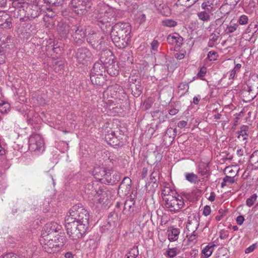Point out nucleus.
Returning a JSON list of instances; mask_svg holds the SVG:
<instances>
[{
	"mask_svg": "<svg viewBox=\"0 0 258 258\" xmlns=\"http://www.w3.org/2000/svg\"><path fill=\"white\" fill-rule=\"evenodd\" d=\"M28 143L29 150L36 155H40L44 151V142L40 135L32 134L29 138Z\"/></svg>",
	"mask_w": 258,
	"mask_h": 258,
	"instance_id": "6",
	"label": "nucleus"
},
{
	"mask_svg": "<svg viewBox=\"0 0 258 258\" xmlns=\"http://www.w3.org/2000/svg\"><path fill=\"white\" fill-rule=\"evenodd\" d=\"M218 56L217 52L215 51H209L207 56L208 59L211 61L217 60Z\"/></svg>",
	"mask_w": 258,
	"mask_h": 258,
	"instance_id": "48",
	"label": "nucleus"
},
{
	"mask_svg": "<svg viewBox=\"0 0 258 258\" xmlns=\"http://www.w3.org/2000/svg\"><path fill=\"white\" fill-rule=\"evenodd\" d=\"M87 41L93 48H97L98 46L101 45L103 37L100 33L93 32L87 35Z\"/></svg>",
	"mask_w": 258,
	"mask_h": 258,
	"instance_id": "15",
	"label": "nucleus"
},
{
	"mask_svg": "<svg viewBox=\"0 0 258 258\" xmlns=\"http://www.w3.org/2000/svg\"><path fill=\"white\" fill-rule=\"evenodd\" d=\"M225 171L227 172V173L228 174H229L230 175V176H235L237 174V172L236 173L235 172V171L233 169H232V167H230V166H228L226 168H225Z\"/></svg>",
	"mask_w": 258,
	"mask_h": 258,
	"instance_id": "55",
	"label": "nucleus"
},
{
	"mask_svg": "<svg viewBox=\"0 0 258 258\" xmlns=\"http://www.w3.org/2000/svg\"><path fill=\"white\" fill-rule=\"evenodd\" d=\"M238 27V25L237 24H230L226 28L227 32L228 33H232L237 29Z\"/></svg>",
	"mask_w": 258,
	"mask_h": 258,
	"instance_id": "49",
	"label": "nucleus"
},
{
	"mask_svg": "<svg viewBox=\"0 0 258 258\" xmlns=\"http://www.w3.org/2000/svg\"><path fill=\"white\" fill-rule=\"evenodd\" d=\"M216 245L213 243H210L206 245L202 251V258H208L210 257L215 248Z\"/></svg>",
	"mask_w": 258,
	"mask_h": 258,
	"instance_id": "26",
	"label": "nucleus"
},
{
	"mask_svg": "<svg viewBox=\"0 0 258 258\" xmlns=\"http://www.w3.org/2000/svg\"><path fill=\"white\" fill-rule=\"evenodd\" d=\"M66 239L62 236L58 237L41 236L40 242L43 249L47 253H53L58 251L63 245Z\"/></svg>",
	"mask_w": 258,
	"mask_h": 258,
	"instance_id": "5",
	"label": "nucleus"
},
{
	"mask_svg": "<svg viewBox=\"0 0 258 258\" xmlns=\"http://www.w3.org/2000/svg\"><path fill=\"white\" fill-rule=\"evenodd\" d=\"M121 90L122 88L117 84L110 86L107 89L108 91H112V90H114V92H117V91H121Z\"/></svg>",
	"mask_w": 258,
	"mask_h": 258,
	"instance_id": "52",
	"label": "nucleus"
},
{
	"mask_svg": "<svg viewBox=\"0 0 258 258\" xmlns=\"http://www.w3.org/2000/svg\"><path fill=\"white\" fill-rule=\"evenodd\" d=\"M139 255L138 246H134L126 254V258H137Z\"/></svg>",
	"mask_w": 258,
	"mask_h": 258,
	"instance_id": "38",
	"label": "nucleus"
},
{
	"mask_svg": "<svg viewBox=\"0 0 258 258\" xmlns=\"http://www.w3.org/2000/svg\"><path fill=\"white\" fill-rule=\"evenodd\" d=\"M100 186L98 184H94V183H89L87 184L85 187V192L88 196V198L92 201H93L95 197L98 196L97 194L98 191L100 189Z\"/></svg>",
	"mask_w": 258,
	"mask_h": 258,
	"instance_id": "16",
	"label": "nucleus"
},
{
	"mask_svg": "<svg viewBox=\"0 0 258 258\" xmlns=\"http://www.w3.org/2000/svg\"><path fill=\"white\" fill-rule=\"evenodd\" d=\"M248 127L247 126H243L240 130L238 131V138L243 141L246 140L248 137Z\"/></svg>",
	"mask_w": 258,
	"mask_h": 258,
	"instance_id": "34",
	"label": "nucleus"
},
{
	"mask_svg": "<svg viewBox=\"0 0 258 258\" xmlns=\"http://www.w3.org/2000/svg\"><path fill=\"white\" fill-rule=\"evenodd\" d=\"M12 6L15 8L13 11L14 17L16 18L17 23L25 21L26 19H34L38 17L41 13L39 7L35 4H28L24 0H14Z\"/></svg>",
	"mask_w": 258,
	"mask_h": 258,
	"instance_id": "2",
	"label": "nucleus"
},
{
	"mask_svg": "<svg viewBox=\"0 0 258 258\" xmlns=\"http://www.w3.org/2000/svg\"><path fill=\"white\" fill-rule=\"evenodd\" d=\"M256 195L255 194H253L246 200V205L249 207H251L254 204V202L256 201Z\"/></svg>",
	"mask_w": 258,
	"mask_h": 258,
	"instance_id": "45",
	"label": "nucleus"
},
{
	"mask_svg": "<svg viewBox=\"0 0 258 258\" xmlns=\"http://www.w3.org/2000/svg\"><path fill=\"white\" fill-rule=\"evenodd\" d=\"M248 17L245 15L241 16L238 20L239 24L241 25H245L248 23Z\"/></svg>",
	"mask_w": 258,
	"mask_h": 258,
	"instance_id": "51",
	"label": "nucleus"
},
{
	"mask_svg": "<svg viewBox=\"0 0 258 258\" xmlns=\"http://www.w3.org/2000/svg\"><path fill=\"white\" fill-rule=\"evenodd\" d=\"M207 69L206 67L203 66L202 67H201L200 68L199 72L197 73V78H199L201 80H204V79H203V77H204L206 75L207 73ZM196 77H195L193 78V79L195 80L196 79Z\"/></svg>",
	"mask_w": 258,
	"mask_h": 258,
	"instance_id": "43",
	"label": "nucleus"
},
{
	"mask_svg": "<svg viewBox=\"0 0 258 258\" xmlns=\"http://www.w3.org/2000/svg\"><path fill=\"white\" fill-rule=\"evenodd\" d=\"M115 11L113 8L104 4H100L95 10L93 17L97 25L104 32L111 26V23L115 20Z\"/></svg>",
	"mask_w": 258,
	"mask_h": 258,
	"instance_id": "3",
	"label": "nucleus"
},
{
	"mask_svg": "<svg viewBox=\"0 0 258 258\" xmlns=\"http://www.w3.org/2000/svg\"><path fill=\"white\" fill-rule=\"evenodd\" d=\"M249 162L255 168H258V150L254 151L251 154L250 157Z\"/></svg>",
	"mask_w": 258,
	"mask_h": 258,
	"instance_id": "36",
	"label": "nucleus"
},
{
	"mask_svg": "<svg viewBox=\"0 0 258 258\" xmlns=\"http://www.w3.org/2000/svg\"><path fill=\"white\" fill-rule=\"evenodd\" d=\"M177 249L176 247L168 248L166 251V253L169 257H174L177 254Z\"/></svg>",
	"mask_w": 258,
	"mask_h": 258,
	"instance_id": "47",
	"label": "nucleus"
},
{
	"mask_svg": "<svg viewBox=\"0 0 258 258\" xmlns=\"http://www.w3.org/2000/svg\"><path fill=\"white\" fill-rule=\"evenodd\" d=\"M98 194L97 195L98 196L95 197L93 201L95 203H99L105 205L108 204L112 196L111 192L109 190L100 188L98 191Z\"/></svg>",
	"mask_w": 258,
	"mask_h": 258,
	"instance_id": "12",
	"label": "nucleus"
},
{
	"mask_svg": "<svg viewBox=\"0 0 258 258\" xmlns=\"http://www.w3.org/2000/svg\"><path fill=\"white\" fill-rule=\"evenodd\" d=\"M161 24L164 27L171 28L176 26L177 22L171 19H165L162 21Z\"/></svg>",
	"mask_w": 258,
	"mask_h": 258,
	"instance_id": "37",
	"label": "nucleus"
},
{
	"mask_svg": "<svg viewBox=\"0 0 258 258\" xmlns=\"http://www.w3.org/2000/svg\"><path fill=\"white\" fill-rule=\"evenodd\" d=\"M167 41L169 44L174 45L175 48H177L182 44L183 38L179 36L178 34L174 33L169 35L167 36Z\"/></svg>",
	"mask_w": 258,
	"mask_h": 258,
	"instance_id": "18",
	"label": "nucleus"
},
{
	"mask_svg": "<svg viewBox=\"0 0 258 258\" xmlns=\"http://www.w3.org/2000/svg\"><path fill=\"white\" fill-rule=\"evenodd\" d=\"M166 198L164 201V205L165 209L171 213H176L180 210L184 205L183 198L177 195L172 197Z\"/></svg>",
	"mask_w": 258,
	"mask_h": 258,
	"instance_id": "7",
	"label": "nucleus"
},
{
	"mask_svg": "<svg viewBox=\"0 0 258 258\" xmlns=\"http://www.w3.org/2000/svg\"><path fill=\"white\" fill-rule=\"evenodd\" d=\"M195 223L196 225V230H195L190 235L187 236V245L190 246H192L195 244L197 242V238H198V233L196 232V230L198 228L199 224L196 220H195Z\"/></svg>",
	"mask_w": 258,
	"mask_h": 258,
	"instance_id": "28",
	"label": "nucleus"
},
{
	"mask_svg": "<svg viewBox=\"0 0 258 258\" xmlns=\"http://www.w3.org/2000/svg\"><path fill=\"white\" fill-rule=\"evenodd\" d=\"M71 31H72V36L76 42L81 43L86 35L84 28L80 25H73L71 26Z\"/></svg>",
	"mask_w": 258,
	"mask_h": 258,
	"instance_id": "13",
	"label": "nucleus"
},
{
	"mask_svg": "<svg viewBox=\"0 0 258 258\" xmlns=\"http://www.w3.org/2000/svg\"><path fill=\"white\" fill-rule=\"evenodd\" d=\"M75 57L78 63L87 64L92 59V54L88 48L81 47L77 49Z\"/></svg>",
	"mask_w": 258,
	"mask_h": 258,
	"instance_id": "10",
	"label": "nucleus"
},
{
	"mask_svg": "<svg viewBox=\"0 0 258 258\" xmlns=\"http://www.w3.org/2000/svg\"><path fill=\"white\" fill-rule=\"evenodd\" d=\"M185 178L186 180L193 184L198 183L202 181L201 179L199 178L198 175L193 172L186 173Z\"/></svg>",
	"mask_w": 258,
	"mask_h": 258,
	"instance_id": "29",
	"label": "nucleus"
},
{
	"mask_svg": "<svg viewBox=\"0 0 258 258\" xmlns=\"http://www.w3.org/2000/svg\"><path fill=\"white\" fill-rule=\"evenodd\" d=\"M219 38V33H213L211 35V38L210 40L211 41L217 42V40Z\"/></svg>",
	"mask_w": 258,
	"mask_h": 258,
	"instance_id": "56",
	"label": "nucleus"
},
{
	"mask_svg": "<svg viewBox=\"0 0 258 258\" xmlns=\"http://www.w3.org/2000/svg\"><path fill=\"white\" fill-rule=\"evenodd\" d=\"M185 53L186 52L185 51L176 52L175 53L174 56L176 59L180 60L184 57Z\"/></svg>",
	"mask_w": 258,
	"mask_h": 258,
	"instance_id": "58",
	"label": "nucleus"
},
{
	"mask_svg": "<svg viewBox=\"0 0 258 258\" xmlns=\"http://www.w3.org/2000/svg\"><path fill=\"white\" fill-rule=\"evenodd\" d=\"M168 238L170 241H176L179 237L180 229L177 228L171 227L167 230Z\"/></svg>",
	"mask_w": 258,
	"mask_h": 258,
	"instance_id": "22",
	"label": "nucleus"
},
{
	"mask_svg": "<svg viewBox=\"0 0 258 258\" xmlns=\"http://www.w3.org/2000/svg\"><path fill=\"white\" fill-rule=\"evenodd\" d=\"M211 212V208L209 206H206L204 207L203 212L204 215L205 216H208L210 214Z\"/></svg>",
	"mask_w": 258,
	"mask_h": 258,
	"instance_id": "57",
	"label": "nucleus"
},
{
	"mask_svg": "<svg viewBox=\"0 0 258 258\" xmlns=\"http://www.w3.org/2000/svg\"><path fill=\"white\" fill-rule=\"evenodd\" d=\"M134 205V203L132 200H126L124 203V209L123 213L126 215L130 214L131 211L133 210V206Z\"/></svg>",
	"mask_w": 258,
	"mask_h": 258,
	"instance_id": "32",
	"label": "nucleus"
},
{
	"mask_svg": "<svg viewBox=\"0 0 258 258\" xmlns=\"http://www.w3.org/2000/svg\"><path fill=\"white\" fill-rule=\"evenodd\" d=\"M149 214L143 212L140 214L137 219V222L141 227H144L145 224L148 221Z\"/></svg>",
	"mask_w": 258,
	"mask_h": 258,
	"instance_id": "31",
	"label": "nucleus"
},
{
	"mask_svg": "<svg viewBox=\"0 0 258 258\" xmlns=\"http://www.w3.org/2000/svg\"><path fill=\"white\" fill-rule=\"evenodd\" d=\"M151 3L154 5L157 10L164 16H169L171 13L169 7L163 3V0H151Z\"/></svg>",
	"mask_w": 258,
	"mask_h": 258,
	"instance_id": "14",
	"label": "nucleus"
},
{
	"mask_svg": "<svg viewBox=\"0 0 258 258\" xmlns=\"http://www.w3.org/2000/svg\"><path fill=\"white\" fill-rule=\"evenodd\" d=\"M151 45V47H152V49L153 50H157V48H158V45H159V43H158L157 40H154L152 42Z\"/></svg>",
	"mask_w": 258,
	"mask_h": 258,
	"instance_id": "62",
	"label": "nucleus"
},
{
	"mask_svg": "<svg viewBox=\"0 0 258 258\" xmlns=\"http://www.w3.org/2000/svg\"><path fill=\"white\" fill-rule=\"evenodd\" d=\"M104 172V168L95 167L93 171V175L96 179L101 180V177H103V173Z\"/></svg>",
	"mask_w": 258,
	"mask_h": 258,
	"instance_id": "35",
	"label": "nucleus"
},
{
	"mask_svg": "<svg viewBox=\"0 0 258 258\" xmlns=\"http://www.w3.org/2000/svg\"><path fill=\"white\" fill-rule=\"evenodd\" d=\"M107 71L111 76H116L118 74V66L115 63L109 64Z\"/></svg>",
	"mask_w": 258,
	"mask_h": 258,
	"instance_id": "33",
	"label": "nucleus"
},
{
	"mask_svg": "<svg viewBox=\"0 0 258 258\" xmlns=\"http://www.w3.org/2000/svg\"><path fill=\"white\" fill-rule=\"evenodd\" d=\"M241 67V64L240 63H237L235 65V67L233 70L230 72V74L229 75L230 79H233L235 75L238 73L240 71V69Z\"/></svg>",
	"mask_w": 258,
	"mask_h": 258,
	"instance_id": "41",
	"label": "nucleus"
},
{
	"mask_svg": "<svg viewBox=\"0 0 258 258\" xmlns=\"http://www.w3.org/2000/svg\"><path fill=\"white\" fill-rule=\"evenodd\" d=\"M177 89L179 91H184V92H183L181 93V95L184 94L185 93L187 92L188 91V89H189L188 84L186 82H181L178 85V86L177 87Z\"/></svg>",
	"mask_w": 258,
	"mask_h": 258,
	"instance_id": "39",
	"label": "nucleus"
},
{
	"mask_svg": "<svg viewBox=\"0 0 258 258\" xmlns=\"http://www.w3.org/2000/svg\"><path fill=\"white\" fill-rule=\"evenodd\" d=\"M179 111V109L174 107L171 106L170 108L168 109L169 113L171 115H174L176 114Z\"/></svg>",
	"mask_w": 258,
	"mask_h": 258,
	"instance_id": "59",
	"label": "nucleus"
},
{
	"mask_svg": "<svg viewBox=\"0 0 258 258\" xmlns=\"http://www.w3.org/2000/svg\"><path fill=\"white\" fill-rule=\"evenodd\" d=\"M61 228V225L56 222H52L45 224L42 231L41 236L54 237L55 233L58 232Z\"/></svg>",
	"mask_w": 258,
	"mask_h": 258,
	"instance_id": "11",
	"label": "nucleus"
},
{
	"mask_svg": "<svg viewBox=\"0 0 258 258\" xmlns=\"http://www.w3.org/2000/svg\"><path fill=\"white\" fill-rule=\"evenodd\" d=\"M2 258H20L19 256L14 253H8L5 254Z\"/></svg>",
	"mask_w": 258,
	"mask_h": 258,
	"instance_id": "60",
	"label": "nucleus"
},
{
	"mask_svg": "<svg viewBox=\"0 0 258 258\" xmlns=\"http://www.w3.org/2000/svg\"><path fill=\"white\" fill-rule=\"evenodd\" d=\"M10 105L8 103L3 102L0 104V111L3 113H7L10 110Z\"/></svg>",
	"mask_w": 258,
	"mask_h": 258,
	"instance_id": "46",
	"label": "nucleus"
},
{
	"mask_svg": "<svg viewBox=\"0 0 258 258\" xmlns=\"http://www.w3.org/2000/svg\"><path fill=\"white\" fill-rule=\"evenodd\" d=\"M5 50L3 47H0V64L5 62Z\"/></svg>",
	"mask_w": 258,
	"mask_h": 258,
	"instance_id": "53",
	"label": "nucleus"
},
{
	"mask_svg": "<svg viewBox=\"0 0 258 258\" xmlns=\"http://www.w3.org/2000/svg\"><path fill=\"white\" fill-rule=\"evenodd\" d=\"M142 87L140 84H138L135 85L134 89H133L132 92L133 95L136 97H139L142 93Z\"/></svg>",
	"mask_w": 258,
	"mask_h": 258,
	"instance_id": "40",
	"label": "nucleus"
},
{
	"mask_svg": "<svg viewBox=\"0 0 258 258\" xmlns=\"http://www.w3.org/2000/svg\"><path fill=\"white\" fill-rule=\"evenodd\" d=\"M131 185V179L128 177H124L123 180L120 183L118 187V190L119 192L121 191L125 195L129 194L130 191Z\"/></svg>",
	"mask_w": 258,
	"mask_h": 258,
	"instance_id": "20",
	"label": "nucleus"
},
{
	"mask_svg": "<svg viewBox=\"0 0 258 258\" xmlns=\"http://www.w3.org/2000/svg\"><path fill=\"white\" fill-rule=\"evenodd\" d=\"M229 235V232L227 230H222L220 232L219 237L221 239H225L228 237Z\"/></svg>",
	"mask_w": 258,
	"mask_h": 258,
	"instance_id": "54",
	"label": "nucleus"
},
{
	"mask_svg": "<svg viewBox=\"0 0 258 258\" xmlns=\"http://www.w3.org/2000/svg\"><path fill=\"white\" fill-rule=\"evenodd\" d=\"M106 68L105 66L99 62H96L91 70V74H95L98 75H103Z\"/></svg>",
	"mask_w": 258,
	"mask_h": 258,
	"instance_id": "23",
	"label": "nucleus"
},
{
	"mask_svg": "<svg viewBox=\"0 0 258 258\" xmlns=\"http://www.w3.org/2000/svg\"><path fill=\"white\" fill-rule=\"evenodd\" d=\"M88 212L79 205H75L67 214L65 220V227L67 234L73 240L78 239L84 236L89 227Z\"/></svg>",
	"mask_w": 258,
	"mask_h": 258,
	"instance_id": "1",
	"label": "nucleus"
},
{
	"mask_svg": "<svg viewBox=\"0 0 258 258\" xmlns=\"http://www.w3.org/2000/svg\"><path fill=\"white\" fill-rule=\"evenodd\" d=\"M197 173L202 177L201 179L202 181L208 178L210 174L209 163L201 162L198 166Z\"/></svg>",
	"mask_w": 258,
	"mask_h": 258,
	"instance_id": "17",
	"label": "nucleus"
},
{
	"mask_svg": "<svg viewBox=\"0 0 258 258\" xmlns=\"http://www.w3.org/2000/svg\"><path fill=\"white\" fill-rule=\"evenodd\" d=\"M198 0H178L180 5L189 7L195 4Z\"/></svg>",
	"mask_w": 258,
	"mask_h": 258,
	"instance_id": "42",
	"label": "nucleus"
},
{
	"mask_svg": "<svg viewBox=\"0 0 258 258\" xmlns=\"http://www.w3.org/2000/svg\"><path fill=\"white\" fill-rule=\"evenodd\" d=\"M187 124V122L184 120H181L177 123V126L180 128L185 127Z\"/></svg>",
	"mask_w": 258,
	"mask_h": 258,
	"instance_id": "61",
	"label": "nucleus"
},
{
	"mask_svg": "<svg viewBox=\"0 0 258 258\" xmlns=\"http://www.w3.org/2000/svg\"><path fill=\"white\" fill-rule=\"evenodd\" d=\"M111 174V170L104 168V172L103 173V177L109 183H112L116 181H118L119 179V176L117 173H115L113 175V177L115 178L114 180H112L110 178Z\"/></svg>",
	"mask_w": 258,
	"mask_h": 258,
	"instance_id": "27",
	"label": "nucleus"
},
{
	"mask_svg": "<svg viewBox=\"0 0 258 258\" xmlns=\"http://www.w3.org/2000/svg\"><path fill=\"white\" fill-rule=\"evenodd\" d=\"M158 174L156 172H152L150 175V180L152 182L155 183L157 181V177Z\"/></svg>",
	"mask_w": 258,
	"mask_h": 258,
	"instance_id": "63",
	"label": "nucleus"
},
{
	"mask_svg": "<svg viewBox=\"0 0 258 258\" xmlns=\"http://www.w3.org/2000/svg\"><path fill=\"white\" fill-rule=\"evenodd\" d=\"M11 25V19L10 16L4 12L0 11V26L9 28Z\"/></svg>",
	"mask_w": 258,
	"mask_h": 258,
	"instance_id": "21",
	"label": "nucleus"
},
{
	"mask_svg": "<svg viewBox=\"0 0 258 258\" xmlns=\"http://www.w3.org/2000/svg\"><path fill=\"white\" fill-rule=\"evenodd\" d=\"M70 8L78 15L87 14L91 8V2L89 0H72Z\"/></svg>",
	"mask_w": 258,
	"mask_h": 258,
	"instance_id": "8",
	"label": "nucleus"
},
{
	"mask_svg": "<svg viewBox=\"0 0 258 258\" xmlns=\"http://www.w3.org/2000/svg\"><path fill=\"white\" fill-rule=\"evenodd\" d=\"M201 8L202 11L198 13L199 19L203 21H209L215 10L214 4L210 1L205 2L202 3Z\"/></svg>",
	"mask_w": 258,
	"mask_h": 258,
	"instance_id": "9",
	"label": "nucleus"
},
{
	"mask_svg": "<svg viewBox=\"0 0 258 258\" xmlns=\"http://www.w3.org/2000/svg\"><path fill=\"white\" fill-rule=\"evenodd\" d=\"M248 86L249 91H255L258 92V76H251L248 80Z\"/></svg>",
	"mask_w": 258,
	"mask_h": 258,
	"instance_id": "25",
	"label": "nucleus"
},
{
	"mask_svg": "<svg viewBox=\"0 0 258 258\" xmlns=\"http://www.w3.org/2000/svg\"><path fill=\"white\" fill-rule=\"evenodd\" d=\"M224 182L225 183H227L228 185L232 184L235 182V180L234 178V176H228L226 175L224 178Z\"/></svg>",
	"mask_w": 258,
	"mask_h": 258,
	"instance_id": "50",
	"label": "nucleus"
},
{
	"mask_svg": "<svg viewBox=\"0 0 258 258\" xmlns=\"http://www.w3.org/2000/svg\"><path fill=\"white\" fill-rule=\"evenodd\" d=\"M255 248V244H253L245 249V252L246 253H249L250 252H251L252 251H253L254 250Z\"/></svg>",
	"mask_w": 258,
	"mask_h": 258,
	"instance_id": "64",
	"label": "nucleus"
},
{
	"mask_svg": "<svg viewBox=\"0 0 258 258\" xmlns=\"http://www.w3.org/2000/svg\"><path fill=\"white\" fill-rule=\"evenodd\" d=\"M131 32V28L128 23H118L112 27L110 36L114 43L121 42L122 47H124L130 39Z\"/></svg>",
	"mask_w": 258,
	"mask_h": 258,
	"instance_id": "4",
	"label": "nucleus"
},
{
	"mask_svg": "<svg viewBox=\"0 0 258 258\" xmlns=\"http://www.w3.org/2000/svg\"><path fill=\"white\" fill-rule=\"evenodd\" d=\"M90 80L93 84L97 86H101L104 83L103 75L90 74Z\"/></svg>",
	"mask_w": 258,
	"mask_h": 258,
	"instance_id": "30",
	"label": "nucleus"
},
{
	"mask_svg": "<svg viewBox=\"0 0 258 258\" xmlns=\"http://www.w3.org/2000/svg\"><path fill=\"white\" fill-rule=\"evenodd\" d=\"M71 27L66 23H59L57 27V31L62 37L67 36L69 33H71Z\"/></svg>",
	"mask_w": 258,
	"mask_h": 258,
	"instance_id": "24",
	"label": "nucleus"
},
{
	"mask_svg": "<svg viewBox=\"0 0 258 258\" xmlns=\"http://www.w3.org/2000/svg\"><path fill=\"white\" fill-rule=\"evenodd\" d=\"M178 195L176 190L173 189L169 183H165L161 190V196L163 201H165L166 198L172 197Z\"/></svg>",
	"mask_w": 258,
	"mask_h": 258,
	"instance_id": "19",
	"label": "nucleus"
},
{
	"mask_svg": "<svg viewBox=\"0 0 258 258\" xmlns=\"http://www.w3.org/2000/svg\"><path fill=\"white\" fill-rule=\"evenodd\" d=\"M176 135V129L169 127L167 129L165 136L169 137L170 138L173 139Z\"/></svg>",
	"mask_w": 258,
	"mask_h": 258,
	"instance_id": "44",
	"label": "nucleus"
}]
</instances>
